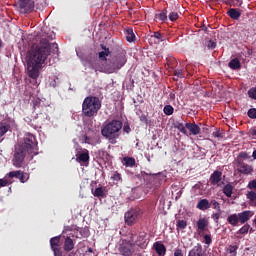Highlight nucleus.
Masks as SVG:
<instances>
[{
  "label": "nucleus",
  "instance_id": "a19ab883",
  "mask_svg": "<svg viewBox=\"0 0 256 256\" xmlns=\"http://www.w3.org/2000/svg\"><path fill=\"white\" fill-rule=\"evenodd\" d=\"M170 21H177V19H179V13H177L176 11H171V13H169L168 15Z\"/></svg>",
  "mask_w": 256,
  "mask_h": 256
},
{
  "label": "nucleus",
  "instance_id": "9d476101",
  "mask_svg": "<svg viewBox=\"0 0 256 256\" xmlns=\"http://www.w3.org/2000/svg\"><path fill=\"white\" fill-rule=\"evenodd\" d=\"M118 252L121 256H133L135 252V244L133 240H122L118 247Z\"/></svg>",
  "mask_w": 256,
  "mask_h": 256
},
{
  "label": "nucleus",
  "instance_id": "09e8293b",
  "mask_svg": "<svg viewBox=\"0 0 256 256\" xmlns=\"http://www.w3.org/2000/svg\"><path fill=\"white\" fill-rule=\"evenodd\" d=\"M248 188L250 190H256V180H252L251 182H249Z\"/></svg>",
  "mask_w": 256,
  "mask_h": 256
},
{
  "label": "nucleus",
  "instance_id": "37998d69",
  "mask_svg": "<svg viewBox=\"0 0 256 256\" xmlns=\"http://www.w3.org/2000/svg\"><path fill=\"white\" fill-rule=\"evenodd\" d=\"M248 95L251 97V99H256V86L248 89Z\"/></svg>",
  "mask_w": 256,
  "mask_h": 256
},
{
  "label": "nucleus",
  "instance_id": "39448f33",
  "mask_svg": "<svg viewBox=\"0 0 256 256\" xmlns=\"http://www.w3.org/2000/svg\"><path fill=\"white\" fill-rule=\"evenodd\" d=\"M123 127L121 120H112L104 128L101 133L110 144H117V139L120 137V131Z\"/></svg>",
  "mask_w": 256,
  "mask_h": 256
},
{
  "label": "nucleus",
  "instance_id": "4d7b16f0",
  "mask_svg": "<svg viewBox=\"0 0 256 256\" xmlns=\"http://www.w3.org/2000/svg\"><path fill=\"white\" fill-rule=\"evenodd\" d=\"M252 53H253V49H248L247 55L250 56V55H252Z\"/></svg>",
  "mask_w": 256,
  "mask_h": 256
},
{
  "label": "nucleus",
  "instance_id": "e2e57ef3",
  "mask_svg": "<svg viewBox=\"0 0 256 256\" xmlns=\"http://www.w3.org/2000/svg\"><path fill=\"white\" fill-rule=\"evenodd\" d=\"M88 252L92 253L93 252L92 248H88Z\"/></svg>",
  "mask_w": 256,
  "mask_h": 256
},
{
  "label": "nucleus",
  "instance_id": "4be33fe9",
  "mask_svg": "<svg viewBox=\"0 0 256 256\" xmlns=\"http://www.w3.org/2000/svg\"><path fill=\"white\" fill-rule=\"evenodd\" d=\"M238 172L245 175L252 174L253 168L249 164L242 163L238 167Z\"/></svg>",
  "mask_w": 256,
  "mask_h": 256
},
{
  "label": "nucleus",
  "instance_id": "393cba45",
  "mask_svg": "<svg viewBox=\"0 0 256 256\" xmlns=\"http://www.w3.org/2000/svg\"><path fill=\"white\" fill-rule=\"evenodd\" d=\"M154 19L158 21H167L168 9H163L160 13H156Z\"/></svg>",
  "mask_w": 256,
  "mask_h": 256
},
{
  "label": "nucleus",
  "instance_id": "58836bf2",
  "mask_svg": "<svg viewBox=\"0 0 256 256\" xmlns=\"http://www.w3.org/2000/svg\"><path fill=\"white\" fill-rule=\"evenodd\" d=\"M111 179L113 180V182H116V184H119V182H121L122 180V176L121 174H119V172H115L113 176H111Z\"/></svg>",
  "mask_w": 256,
  "mask_h": 256
},
{
  "label": "nucleus",
  "instance_id": "412c9836",
  "mask_svg": "<svg viewBox=\"0 0 256 256\" xmlns=\"http://www.w3.org/2000/svg\"><path fill=\"white\" fill-rule=\"evenodd\" d=\"M101 47L103 50L99 51V59H101V61H107V57L110 55L111 51L104 43H101Z\"/></svg>",
  "mask_w": 256,
  "mask_h": 256
},
{
  "label": "nucleus",
  "instance_id": "ea45409f",
  "mask_svg": "<svg viewBox=\"0 0 256 256\" xmlns=\"http://www.w3.org/2000/svg\"><path fill=\"white\" fill-rule=\"evenodd\" d=\"M79 233L81 234V236H83L84 238H86L87 236H89L90 230H89L88 227L79 228Z\"/></svg>",
  "mask_w": 256,
  "mask_h": 256
},
{
  "label": "nucleus",
  "instance_id": "72a5a7b5",
  "mask_svg": "<svg viewBox=\"0 0 256 256\" xmlns=\"http://www.w3.org/2000/svg\"><path fill=\"white\" fill-rule=\"evenodd\" d=\"M94 196H96L97 198H105L106 194H105L104 188L102 187L96 188L94 192Z\"/></svg>",
  "mask_w": 256,
  "mask_h": 256
},
{
  "label": "nucleus",
  "instance_id": "5701e85b",
  "mask_svg": "<svg viewBox=\"0 0 256 256\" xmlns=\"http://www.w3.org/2000/svg\"><path fill=\"white\" fill-rule=\"evenodd\" d=\"M74 246H75L74 240H72V238H70V236H67V238H65V241H64L65 252H71V250H73Z\"/></svg>",
  "mask_w": 256,
  "mask_h": 256
},
{
  "label": "nucleus",
  "instance_id": "a211bd4d",
  "mask_svg": "<svg viewBox=\"0 0 256 256\" xmlns=\"http://www.w3.org/2000/svg\"><path fill=\"white\" fill-rule=\"evenodd\" d=\"M185 127L187 129H189L190 133H192V135H199V133H201V128L200 126H198V124H195V122H187L185 124Z\"/></svg>",
  "mask_w": 256,
  "mask_h": 256
},
{
  "label": "nucleus",
  "instance_id": "f03ea898",
  "mask_svg": "<svg viewBox=\"0 0 256 256\" xmlns=\"http://www.w3.org/2000/svg\"><path fill=\"white\" fill-rule=\"evenodd\" d=\"M38 150L37 138H35L34 134H27L24 141L16 144L14 147L13 166L15 168H22L27 154L37 156Z\"/></svg>",
  "mask_w": 256,
  "mask_h": 256
},
{
  "label": "nucleus",
  "instance_id": "5fc2aeb1",
  "mask_svg": "<svg viewBox=\"0 0 256 256\" xmlns=\"http://www.w3.org/2000/svg\"><path fill=\"white\" fill-rule=\"evenodd\" d=\"M250 134L252 135V138H256V128H253V129L250 131Z\"/></svg>",
  "mask_w": 256,
  "mask_h": 256
},
{
  "label": "nucleus",
  "instance_id": "864d4df0",
  "mask_svg": "<svg viewBox=\"0 0 256 256\" xmlns=\"http://www.w3.org/2000/svg\"><path fill=\"white\" fill-rule=\"evenodd\" d=\"M239 158L247 159V158H249V156H248L247 152H240Z\"/></svg>",
  "mask_w": 256,
  "mask_h": 256
},
{
  "label": "nucleus",
  "instance_id": "f3484780",
  "mask_svg": "<svg viewBox=\"0 0 256 256\" xmlns=\"http://www.w3.org/2000/svg\"><path fill=\"white\" fill-rule=\"evenodd\" d=\"M196 208L198 210H201L202 212H206L207 210H210L211 208V201L207 200V198H203L198 201Z\"/></svg>",
  "mask_w": 256,
  "mask_h": 256
},
{
  "label": "nucleus",
  "instance_id": "4468645a",
  "mask_svg": "<svg viewBox=\"0 0 256 256\" xmlns=\"http://www.w3.org/2000/svg\"><path fill=\"white\" fill-rule=\"evenodd\" d=\"M210 204H211V208L213 210H216V212L211 215V218L212 220H214V222H216V224H218L223 214V210H221V204L217 202V200H210Z\"/></svg>",
  "mask_w": 256,
  "mask_h": 256
},
{
  "label": "nucleus",
  "instance_id": "6e6d98bb",
  "mask_svg": "<svg viewBox=\"0 0 256 256\" xmlns=\"http://www.w3.org/2000/svg\"><path fill=\"white\" fill-rule=\"evenodd\" d=\"M124 131H126V133H130L131 131L130 126H124Z\"/></svg>",
  "mask_w": 256,
  "mask_h": 256
},
{
  "label": "nucleus",
  "instance_id": "49530a36",
  "mask_svg": "<svg viewBox=\"0 0 256 256\" xmlns=\"http://www.w3.org/2000/svg\"><path fill=\"white\" fill-rule=\"evenodd\" d=\"M204 241H205V244H211L213 242L212 238H211V235L209 234H205L204 235Z\"/></svg>",
  "mask_w": 256,
  "mask_h": 256
},
{
  "label": "nucleus",
  "instance_id": "603ef678",
  "mask_svg": "<svg viewBox=\"0 0 256 256\" xmlns=\"http://www.w3.org/2000/svg\"><path fill=\"white\" fill-rule=\"evenodd\" d=\"M212 135H214V138H223V134H221L219 130H216V132H213Z\"/></svg>",
  "mask_w": 256,
  "mask_h": 256
},
{
  "label": "nucleus",
  "instance_id": "7c9ffc66",
  "mask_svg": "<svg viewBox=\"0 0 256 256\" xmlns=\"http://www.w3.org/2000/svg\"><path fill=\"white\" fill-rule=\"evenodd\" d=\"M223 193L225 194V196H227V198H231V196L233 194L232 184H226V186H224V188H223Z\"/></svg>",
  "mask_w": 256,
  "mask_h": 256
},
{
  "label": "nucleus",
  "instance_id": "6ab92c4d",
  "mask_svg": "<svg viewBox=\"0 0 256 256\" xmlns=\"http://www.w3.org/2000/svg\"><path fill=\"white\" fill-rule=\"evenodd\" d=\"M9 129H11V124H8V122H0V144L3 142L4 135H6Z\"/></svg>",
  "mask_w": 256,
  "mask_h": 256
},
{
  "label": "nucleus",
  "instance_id": "ddd939ff",
  "mask_svg": "<svg viewBox=\"0 0 256 256\" xmlns=\"http://www.w3.org/2000/svg\"><path fill=\"white\" fill-rule=\"evenodd\" d=\"M50 246L54 252V256H63L61 248V236H54L50 239Z\"/></svg>",
  "mask_w": 256,
  "mask_h": 256
},
{
  "label": "nucleus",
  "instance_id": "8fccbe9b",
  "mask_svg": "<svg viewBox=\"0 0 256 256\" xmlns=\"http://www.w3.org/2000/svg\"><path fill=\"white\" fill-rule=\"evenodd\" d=\"M39 105H41V99L37 98L33 100V107L34 109H37V107H39Z\"/></svg>",
  "mask_w": 256,
  "mask_h": 256
},
{
  "label": "nucleus",
  "instance_id": "473e14b6",
  "mask_svg": "<svg viewBox=\"0 0 256 256\" xmlns=\"http://www.w3.org/2000/svg\"><path fill=\"white\" fill-rule=\"evenodd\" d=\"M188 226L187 220H177L176 229L177 230H185Z\"/></svg>",
  "mask_w": 256,
  "mask_h": 256
},
{
  "label": "nucleus",
  "instance_id": "4c0bfd02",
  "mask_svg": "<svg viewBox=\"0 0 256 256\" xmlns=\"http://www.w3.org/2000/svg\"><path fill=\"white\" fill-rule=\"evenodd\" d=\"M247 198H248V200L253 202L254 206H256V192H253V191L248 192Z\"/></svg>",
  "mask_w": 256,
  "mask_h": 256
},
{
  "label": "nucleus",
  "instance_id": "f8f14e48",
  "mask_svg": "<svg viewBox=\"0 0 256 256\" xmlns=\"http://www.w3.org/2000/svg\"><path fill=\"white\" fill-rule=\"evenodd\" d=\"M210 184L211 186H217L218 188L225 186V182H223V172L215 170L210 176Z\"/></svg>",
  "mask_w": 256,
  "mask_h": 256
},
{
  "label": "nucleus",
  "instance_id": "3c124183",
  "mask_svg": "<svg viewBox=\"0 0 256 256\" xmlns=\"http://www.w3.org/2000/svg\"><path fill=\"white\" fill-rule=\"evenodd\" d=\"M174 256H184L183 250H181V248H176L174 250Z\"/></svg>",
  "mask_w": 256,
  "mask_h": 256
},
{
  "label": "nucleus",
  "instance_id": "f257e3e1",
  "mask_svg": "<svg viewBox=\"0 0 256 256\" xmlns=\"http://www.w3.org/2000/svg\"><path fill=\"white\" fill-rule=\"evenodd\" d=\"M55 33L51 31L47 35L40 38L39 43L32 45L27 53V73L30 77V83L32 85H39V75L47 57L52 53L59 55L58 43H50L52 39H55Z\"/></svg>",
  "mask_w": 256,
  "mask_h": 256
},
{
  "label": "nucleus",
  "instance_id": "c9c22d12",
  "mask_svg": "<svg viewBox=\"0 0 256 256\" xmlns=\"http://www.w3.org/2000/svg\"><path fill=\"white\" fill-rule=\"evenodd\" d=\"M151 37H155V39H157L158 41L166 40L165 35H162V33H160V31H154V33H153V35H151Z\"/></svg>",
  "mask_w": 256,
  "mask_h": 256
},
{
  "label": "nucleus",
  "instance_id": "f704fd0d",
  "mask_svg": "<svg viewBox=\"0 0 256 256\" xmlns=\"http://www.w3.org/2000/svg\"><path fill=\"white\" fill-rule=\"evenodd\" d=\"M250 230V224L247 222H244V226L240 228V230L237 231V234H248Z\"/></svg>",
  "mask_w": 256,
  "mask_h": 256
},
{
  "label": "nucleus",
  "instance_id": "79ce46f5",
  "mask_svg": "<svg viewBox=\"0 0 256 256\" xmlns=\"http://www.w3.org/2000/svg\"><path fill=\"white\" fill-rule=\"evenodd\" d=\"M174 77L176 79H178V77H185L183 69H174Z\"/></svg>",
  "mask_w": 256,
  "mask_h": 256
},
{
  "label": "nucleus",
  "instance_id": "a18cd8bd",
  "mask_svg": "<svg viewBox=\"0 0 256 256\" xmlns=\"http://www.w3.org/2000/svg\"><path fill=\"white\" fill-rule=\"evenodd\" d=\"M247 115L250 117V119H256V108H250V110L247 112Z\"/></svg>",
  "mask_w": 256,
  "mask_h": 256
},
{
  "label": "nucleus",
  "instance_id": "cd10ccee",
  "mask_svg": "<svg viewBox=\"0 0 256 256\" xmlns=\"http://www.w3.org/2000/svg\"><path fill=\"white\" fill-rule=\"evenodd\" d=\"M228 65L231 69H240V59H238V57H234V59H231V61H229Z\"/></svg>",
  "mask_w": 256,
  "mask_h": 256
},
{
  "label": "nucleus",
  "instance_id": "20e7f679",
  "mask_svg": "<svg viewBox=\"0 0 256 256\" xmlns=\"http://www.w3.org/2000/svg\"><path fill=\"white\" fill-rule=\"evenodd\" d=\"M101 107L102 101L100 97L87 95L82 103V113L85 117H95V115H98V111Z\"/></svg>",
  "mask_w": 256,
  "mask_h": 256
},
{
  "label": "nucleus",
  "instance_id": "9b49d317",
  "mask_svg": "<svg viewBox=\"0 0 256 256\" xmlns=\"http://www.w3.org/2000/svg\"><path fill=\"white\" fill-rule=\"evenodd\" d=\"M130 240H132L133 244L136 246H139L140 248H147L148 242H147V234L145 232H140L137 236V234H131Z\"/></svg>",
  "mask_w": 256,
  "mask_h": 256
},
{
  "label": "nucleus",
  "instance_id": "0eeeda50",
  "mask_svg": "<svg viewBox=\"0 0 256 256\" xmlns=\"http://www.w3.org/2000/svg\"><path fill=\"white\" fill-rule=\"evenodd\" d=\"M127 63V55L124 52L117 53L116 55H113L112 59H110V63H107L105 65V71L107 73H116L124 67V65Z\"/></svg>",
  "mask_w": 256,
  "mask_h": 256
},
{
  "label": "nucleus",
  "instance_id": "b1692460",
  "mask_svg": "<svg viewBox=\"0 0 256 256\" xmlns=\"http://www.w3.org/2000/svg\"><path fill=\"white\" fill-rule=\"evenodd\" d=\"M207 226H209V222L206 218H200L197 221V228H198V230H200V232H204L206 230Z\"/></svg>",
  "mask_w": 256,
  "mask_h": 256
},
{
  "label": "nucleus",
  "instance_id": "13d9d810",
  "mask_svg": "<svg viewBox=\"0 0 256 256\" xmlns=\"http://www.w3.org/2000/svg\"><path fill=\"white\" fill-rule=\"evenodd\" d=\"M252 158L256 160V150L253 151Z\"/></svg>",
  "mask_w": 256,
  "mask_h": 256
},
{
  "label": "nucleus",
  "instance_id": "bf43d9fd",
  "mask_svg": "<svg viewBox=\"0 0 256 256\" xmlns=\"http://www.w3.org/2000/svg\"><path fill=\"white\" fill-rule=\"evenodd\" d=\"M85 142H89L90 138L88 136H84Z\"/></svg>",
  "mask_w": 256,
  "mask_h": 256
},
{
  "label": "nucleus",
  "instance_id": "e433bc0d",
  "mask_svg": "<svg viewBox=\"0 0 256 256\" xmlns=\"http://www.w3.org/2000/svg\"><path fill=\"white\" fill-rule=\"evenodd\" d=\"M177 129H179V131H181V133H184V135H187V128L186 126H184V124H182V122H177L176 126Z\"/></svg>",
  "mask_w": 256,
  "mask_h": 256
},
{
  "label": "nucleus",
  "instance_id": "2eb2a0df",
  "mask_svg": "<svg viewBox=\"0 0 256 256\" xmlns=\"http://www.w3.org/2000/svg\"><path fill=\"white\" fill-rule=\"evenodd\" d=\"M19 6L21 9L24 10L25 13H29L31 11H34L35 2L33 0H20Z\"/></svg>",
  "mask_w": 256,
  "mask_h": 256
},
{
  "label": "nucleus",
  "instance_id": "423d86ee",
  "mask_svg": "<svg viewBox=\"0 0 256 256\" xmlns=\"http://www.w3.org/2000/svg\"><path fill=\"white\" fill-rule=\"evenodd\" d=\"M13 178H16L22 184H25V182H28L30 176L26 172H22V170L9 172L6 174L5 178H0V188H5L6 186H9V184H13Z\"/></svg>",
  "mask_w": 256,
  "mask_h": 256
},
{
  "label": "nucleus",
  "instance_id": "de8ad7c7",
  "mask_svg": "<svg viewBox=\"0 0 256 256\" xmlns=\"http://www.w3.org/2000/svg\"><path fill=\"white\" fill-rule=\"evenodd\" d=\"M207 46L209 49H215V47H217V43L215 41H213L212 39H210V41H208Z\"/></svg>",
  "mask_w": 256,
  "mask_h": 256
},
{
  "label": "nucleus",
  "instance_id": "dca6fc26",
  "mask_svg": "<svg viewBox=\"0 0 256 256\" xmlns=\"http://www.w3.org/2000/svg\"><path fill=\"white\" fill-rule=\"evenodd\" d=\"M76 160L80 164H87L90 160L89 150H83L82 152H77Z\"/></svg>",
  "mask_w": 256,
  "mask_h": 256
},
{
  "label": "nucleus",
  "instance_id": "c756f323",
  "mask_svg": "<svg viewBox=\"0 0 256 256\" xmlns=\"http://www.w3.org/2000/svg\"><path fill=\"white\" fill-rule=\"evenodd\" d=\"M134 39H136V35L133 31L132 27H128V29H126V40L127 41H134Z\"/></svg>",
  "mask_w": 256,
  "mask_h": 256
},
{
  "label": "nucleus",
  "instance_id": "1a4fd4ad",
  "mask_svg": "<svg viewBox=\"0 0 256 256\" xmlns=\"http://www.w3.org/2000/svg\"><path fill=\"white\" fill-rule=\"evenodd\" d=\"M142 216L143 210L141 208H130V210L124 214V221L127 226H134L139 222Z\"/></svg>",
  "mask_w": 256,
  "mask_h": 256
},
{
  "label": "nucleus",
  "instance_id": "bb28decb",
  "mask_svg": "<svg viewBox=\"0 0 256 256\" xmlns=\"http://www.w3.org/2000/svg\"><path fill=\"white\" fill-rule=\"evenodd\" d=\"M227 14L232 19H239L241 17V11H239V9L236 8L228 9Z\"/></svg>",
  "mask_w": 256,
  "mask_h": 256
},
{
  "label": "nucleus",
  "instance_id": "6e6552de",
  "mask_svg": "<svg viewBox=\"0 0 256 256\" xmlns=\"http://www.w3.org/2000/svg\"><path fill=\"white\" fill-rule=\"evenodd\" d=\"M252 216H254V212H251V210H244L243 212H239V214H230L227 218L228 224H231V226H238L239 222L240 224H244L245 222H248Z\"/></svg>",
  "mask_w": 256,
  "mask_h": 256
},
{
  "label": "nucleus",
  "instance_id": "c85d7f7f",
  "mask_svg": "<svg viewBox=\"0 0 256 256\" xmlns=\"http://www.w3.org/2000/svg\"><path fill=\"white\" fill-rule=\"evenodd\" d=\"M238 248H239V246L231 244L226 249V253L228 254V256H237Z\"/></svg>",
  "mask_w": 256,
  "mask_h": 256
},
{
  "label": "nucleus",
  "instance_id": "052dcab7",
  "mask_svg": "<svg viewBox=\"0 0 256 256\" xmlns=\"http://www.w3.org/2000/svg\"><path fill=\"white\" fill-rule=\"evenodd\" d=\"M253 225L256 227V216H255V218L253 220Z\"/></svg>",
  "mask_w": 256,
  "mask_h": 256
},
{
  "label": "nucleus",
  "instance_id": "0e129e2a",
  "mask_svg": "<svg viewBox=\"0 0 256 256\" xmlns=\"http://www.w3.org/2000/svg\"><path fill=\"white\" fill-rule=\"evenodd\" d=\"M188 256H192V250L189 251Z\"/></svg>",
  "mask_w": 256,
  "mask_h": 256
},
{
  "label": "nucleus",
  "instance_id": "680f3d73",
  "mask_svg": "<svg viewBox=\"0 0 256 256\" xmlns=\"http://www.w3.org/2000/svg\"><path fill=\"white\" fill-rule=\"evenodd\" d=\"M2 45H3V41H2V39L0 38V47H2Z\"/></svg>",
  "mask_w": 256,
  "mask_h": 256
},
{
  "label": "nucleus",
  "instance_id": "2f4dec72",
  "mask_svg": "<svg viewBox=\"0 0 256 256\" xmlns=\"http://www.w3.org/2000/svg\"><path fill=\"white\" fill-rule=\"evenodd\" d=\"M123 161H124L125 166L126 167H130V168H133L135 166V164H136L135 158H130L129 156L125 157L123 159Z\"/></svg>",
  "mask_w": 256,
  "mask_h": 256
},
{
  "label": "nucleus",
  "instance_id": "aec40b11",
  "mask_svg": "<svg viewBox=\"0 0 256 256\" xmlns=\"http://www.w3.org/2000/svg\"><path fill=\"white\" fill-rule=\"evenodd\" d=\"M154 248L158 256H166L167 248L165 244H162V242H155Z\"/></svg>",
  "mask_w": 256,
  "mask_h": 256
},
{
  "label": "nucleus",
  "instance_id": "7ed1b4c3",
  "mask_svg": "<svg viewBox=\"0 0 256 256\" xmlns=\"http://www.w3.org/2000/svg\"><path fill=\"white\" fill-rule=\"evenodd\" d=\"M38 150L37 138H35L34 134H27L24 141L16 144L14 147L13 166L15 168H22L27 154L37 156Z\"/></svg>",
  "mask_w": 256,
  "mask_h": 256
},
{
  "label": "nucleus",
  "instance_id": "a878e982",
  "mask_svg": "<svg viewBox=\"0 0 256 256\" xmlns=\"http://www.w3.org/2000/svg\"><path fill=\"white\" fill-rule=\"evenodd\" d=\"M191 255L192 256H205L203 254V246H201V244H197L196 246H194L191 250Z\"/></svg>",
  "mask_w": 256,
  "mask_h": 256
},
{
  "label": "nucleus",
  "instance_id": "c03bdc74",
  "mask_svg": "<svg viewBox=\"0 0 256 256\" xmlns=\"http://www.w3.org/2000/svg\"><path fill=\"white\" fill-rule=\"evenodd\" d=\"M163 111H164L165 115H173L174 108H173V106H165Z\"/></svg>",
  "mask_w": 256,
  "mask_h": 256
}]
</instances>
